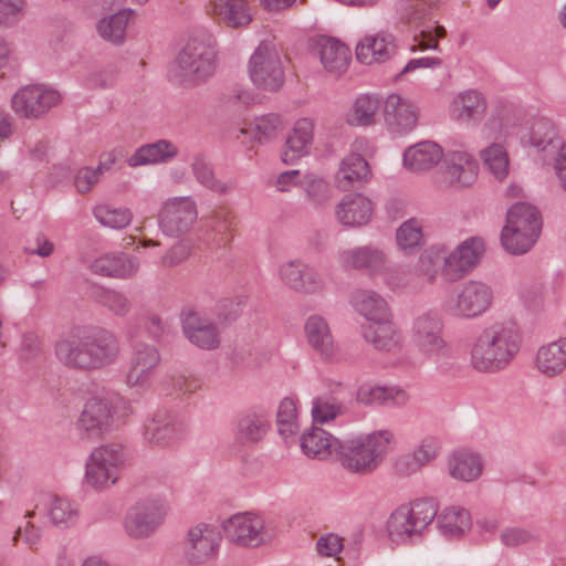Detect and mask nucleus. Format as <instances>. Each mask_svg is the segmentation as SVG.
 <instances>
[{
  "label": "nucleus",
  "mask_w": 566,
  "mask_h": 566,
  "mask_svg": "<svg viewBox=\"0 0 566 566\" xmlns=\"http://www.w3.org/2000/svg\"><path fill=\"white\" fill-rule=\"evenodd\" d=\"M55 355L65 367L82 371L99 370L120 356L117 336L102 327H75L55 344Z\"/></svg>",
  "instance_id": "obj_1"
},
{
  "label": "nucleus",
  "mask_w": 566,
  "mask_h": 566,
  "mask_svg": "<svg viewBox=\"0 0 566 566\" xmlns=\"http://www.w3.org/2000/svg\"><path fill=\"white\" fill-rule=\"evenodd\" d=\"M484 253L485 242L480 237L468 238L453 250L434 244L421 253L417 271L429 283H434L439 273L444 281L453 283L471 273Z\"/></svg>",
  "instance_id": "obj_2"
},
{
  "label": "nucleus",
  "mask_w": 566,
  "mask_h": 566,
  "mask_svg": "<svg viewBox=\"0 0 566 566\" xmlns=\"http://www.w3.org/2000/svg\"><path fill=\"white\" fill-rule=\"evenodd\" d=\"M521 336L512 323H494L473 340L470 364L479 373H497L505 369L520 352Z\"/></svg>",
  "instance_id": "obj_3"
},
{
  "label": "nucleus",
  "mask_w": 566,
  "mask_h": 566,
  "mask_svg": "<svg viewBox=\"0 0 566 566\" xmlns=\"http://www.w3.org/2000/svg\"><path fill=\"white\" fill-rule=\"evenodd\" d=\"M394 443L395 434L389 429L354 436L340 440L336 460L352 474L368 475L381 465Z\"/></svg>",
  "instance_id": "obj_4"
},
{
  "label": "nucleus",
  "mask_w": 566,
  "mask_h": 566,
  "mask_svg": "<svg viewBox=\"0 0 566 566\" xmlns=\"http://www.w3.org/2000/svg\"><path fill=\"white\" fill-rule=\"evenodd\" d=\"M133 413L130 402L116 392L96 395L86 400L78 430L88 439H101Z\"/></svg>",
  "instance_id": "obj_5"
},
{
  "label": "nucleus",
  "mask_w": 566,
  "mask_h": 566,
  "mask_svg": "<svg viewBox=\"0 0 566 566\" xmlns=\"http://www.w3.org/2000/svg\"><path fill=\"white\" fill-rule=\"evenodd\" d=\"M438 506L431 499L416 500L398 506L386 523L387 535L392 543L408 544L421 537L436 518Z\"/></svg>",
  "instance_id": "obj_6"
},
{
  "label": "nucleus",
  "mask_w": 566,
  "mask_h": 566,
  "mask_svg": "<svg viewBox=\"0 0 566 566\" xmlns=\"http://www.w3.org/2000/svg\"><path fill=\"white\" fill-rule=\"evenodd\" d=\"M127 452L120 443H106L95 448L86 462L85 481L96 491H105L119 480L127 463Z\"/></svg>",
  "instance_id": "obj_7"
},
{
  "label": "nucleus",
  "mask_w": 566,
  "mask_h": 566,
  "mask_svg": "<svg viewBox=\"0 0 566 566\" xmlns=\"http://www.w3.org/2000/svg\"><path fill=\"white\" fill-rule=\"evenodd\" d=\"M214 70V49L203 41L191 39L179 52L171 76L182 85L192 86L210 77Z\"/></svg>",
  "instance_id": "obj_8"
},
{
  "label": "nucleus",
  "mask_w": 566,
  "mask_h": 566,
  "mask_svg": "<svg viewBox=\"0 0 566 566\" xmlns=\"http://www.w3.org/2000/svg\"><path fill=\"white\" fill-rule=\"evenodd\" d=\"M249 76L253 85L262 91L275 92L284 83L281 56L271 41H262L249 61Z\"/></svg>",
  "instance_id": "obj_9"
},
{
  "label": "nucleus",
  "mask_w": 566,
  "mask_h": 566,
  "mask_svg": "<svg viewBox=\"0 0 566 566\" xmlns=\"http://www.w3.org/2000/svg\"><path fill=\"white\" fill-rule=\"evenodd\" d=\"M410 342L427 358H439L449 353L443 337V322L437 312L427 311L415 317Z\"/></svg>",
  "instance_id": "obj_10"
},
{
  "label": "nucleus",
  "mask_w": 566,
  "mask_h": 566,
  "mask_svg": "<svg viewBox=\"0 0 566 566\" xmlns=\"http://www.w3.org/2000/svg\"><path fill=\"white\" fill-rule=\"evenodd\" d=\"M168 511V504L161 499L140 500L126 513L124 530L132 538H148L163 525Z\"/></svg>",
  "instance_id": "obj_11"
},
{
  "label": "nucleus",
  "mask_w": 566,
  "mask_h": 566,
  "mask_svg": "<svg viewBox=\"0 0 566 566\" xmlns=\"http://www.w3.org/2000/svg\"><path fill=\"white\" fill-rule=\"evenodd\" d=\"M493 302L492 289L480 281L464 283L443 304V311L460 318H474L485 313Z\"/></svg>",
  "instance_id": "obj_12"
},
{
  "label": "nucleus",
  "mask_w": 566,
  "mask_h": 566,
  "mask_svg": "<svg viewBox=\"0 0 566 566\" xmlns=\"http://www.w3.org/2000/svg\"><path fill=\"white\" fill-rule=\"evenodd\" d=\"M530 144L538 150L552 153L547 164L552 167L559 187L566 192V140L559 143L549 120L538 119L531 128Z\"/></svg>",
  "instance_id": "obj_13"
},
{
  "label": "nucleus",
  "mask_w": 566,
  "mask_h": 566,
  "mask_svg": "<svg viewBox=\"0 0 566 566\" xmlns=\"http://www.w3.org/2000/svg\"><path fill=\"white\" fill-rule=\"evenodd\" d=\"M198 218L197 203L191 197H175L164 202L159 212V227L169 237L188 233Z\"/></svg>",
  "instance_id": "obj_14"
},
{
  "label": "nucleus",
  "mask_w": 566,
  "mask_h": 566,
  "mask_svg": "<svg viewBox=\"0 0 566 566\" xmlns=\"http://www.w3.org/2000/svg\"><path fill=\"white\" fill-rule=\"evenodd\" d=\"M160 361L161 357L156 346L136 344L125 373V384L129 388L149 389Z\"/></svg>",
  "instance_id": "obj_15"
},
{
  "label": "nucleus",
  "mask_w": 566,
  "mask_h": 566,
  "mask_svg": "<svg viewBox=\"0 0 566 566\" xmlns=\"http://www.w3.org/2000/svg\"><path fill=\"white\" fill-rule=\"evenodd\" d=\"M226 538L241 547H258L269 539L264 521L249 512L234 514L222 523Z\"/></svg>",
  "instance_id": "obj_16"
},
{
  "label": "nucleus",
  "mask_w": 566,
  "mask_h": 566,
  "mask_svg": "<svg viewBox=\"0 0 566 566\" xmlns=\"http://www.w3.org/2000/svg\"><path fill=\"white\" fill-rule=\"evenodd\" d=\"M61 96L57 91L43 85H27L11 98L14 113L25 118H39L57 105Z\"/></svg>",
  "instance_id": "obj_17"
},
{
  "label": "nucleus",
  "mask_w": 566,
  "mask_h": 566,
  "mask_svg": "<svg viewBox=\"0 0 566 566\" xmlns=\"http://www.w3.org/2000/svg\"><path fill=\"white\" fill-rule=\"evenodd\" d=\"M185 434V427L177 417L166 409H158L144 422L143 438L153 446H169Z\"/></svg>",
  "instance_id": "obj_18"
},
{
  "label": "nucleus",
  "mask_w": 566,
  "mask_h": 566,
  "mask_svg": "<svg viewBox=\"0 0 566 566\" xmlns=\"http://www.w3.org/2000/svg\"><path fill=\"white\" fill-rule=\"evenodd\" d=\"M220 532L216 526L200 523L192 526L187 534L185 547L190 564L200 565L213 559L220 545Z\"/></svg>",
  "instance_id": "obj_19"
},
{
  "label": "nucleus",
  "mask_w": 566,
  "mask_h": 566,
  "mask_svg": "<svg viewBox=\"0 0 566 566\" xmlns=\"http://www.w3.org/2000/svg\"><path fill=\"white\" fill-rule=\"evenodd\" d=\"M182 331L187 339L199 348L212 350L220 345L219 323L196 311L184 313Z\"/></svg>",
  "instance_id": "obj_20"
},
{
  "label": "nucleus",
  "mask_w": 566,
  "mask_h": 566,
  "mask_svg": "<svg viewBox=\"0 0 566 566\" xmlns=\"http://www.w3.org/2000/svg\"><path fill=\"white\" fill-rule=\"evenodd\" d=\"M338 262L345 269L365 271L369 275L384 273L387 269L386 253L371 244L339 251Z\"/></svg>",
  "instance_id": "obj_21"
},
{
  "label": "nucleus",
  "mask_w": 566,
  "mask_h": 566,
  "mask_svg": "<svg viewBox=\"0 0 566 566\" xmlns=\"http://www.w3.org/2000/svg\"><path fill=\"white\" fill-rule=\"evenodd\" d=\"M90 269L97 275L117 280H129L138 274L140 260L122 251L106 252L94 259Z\"/></svg>",
  "instance_id": "obj_22"
},
{
  "label": "nucleus",
  "mask_w": 566,
  "mask_h": 566,
  "mask_svg": "<svg viewBox=\"0 0 566 566\" xmlns=\"http://www.w3.org/2000/svg\"><path fill=\"white\" fill-rule=\"evenodd\" d=\"M304 336L308 346L323 360L332 361L337 358L339 348L326 318L317 314L308 316L304 324Z\"/></svg>",
  "instance_id": "obj_23"
},
{
  "label": "nucleus",
  "mask_w": 566,
  "mask_h": 566,
  "mask_svg": "<svg viewBox=\"0 0 566 566\" xmlns=\"http://www.w3.org/2000/svg\"><path fill=\"white\" fill-rule=\"evenodd\" d=\"M441 449L437 437H423L413 450L395 460V470L401 476L412 475L429 465L439 454Z\"/></svg>",
  "instance_id": "obj_24"
},
{
  "label": "nucleus",
  "mask_w": 566,
  "mask_h": 566,
  "mask_svg": "<svg viewBox=\"0 0 566 566\" xmlns=\"http://www.w3.org/2000/svg\"><path fill=\"white\" fill-rule=\"evenodd\" d=\"M479 166L467 153L453 151L446 156L442 170L443 181L453 188L470 187L478 177Z\"/></svg>",
  "instance_id": "obj_25"
},
{
  "label": "nucleus",
  "mask_w": 566,
  "mask_h": 566,
  "mask_svg": "<svg viewBox=\"0 0 566 566\" xmlns=\"http://www.w3.org/2000/svg\"><path fill=\"white\" fill-rule=\"evenodd\" d=\"M387 125L397 133L410 132L418 120V108L409 99L390 94L384 104Z\"/></svg>",
  "instance_id": "obj_26"
},
{
  "label": "nucleus",
  "mask_w": 566,
  "mask_h": 566,
  "mask_svg": "<svg viewBox=\"0 0 566 566\" xmlns=\"http://www.w3.org/2000/svg\"><path fill=\"white\" fill-rule=\"evenodd\" d=\"M363 337L379 352L398 353L402 348V338L392 323V315L364 326Z\"/></svg>",
  "instance_id": "obj_27"
},
{
  "label": "nucleus",
  "mask_w": 566,
  "mask_h": 566,
  "mask_svg": "<svg viewBox=\"0 0 566 566\" xmlns=\"http://www.w3.org/2000/svg\"><path fill=\"white\" fill-rule=\"evenodd\" d=\"M337 220L347 227H361L369 222L373 214L371 201L360 195L345 196L335 208Z\"/></svg>",
  "instance_id": "obj_28"
},
{
  "label": "nucleus",
  "mask_w": 566,
  "mask_h": 566,
  "mask_svg": "<svg viewBox=\"0 0 566 566\" xmlns=\"http://www.w3.org/2000/svg\"><path fill=\"white\" fill-rule=\"evenodd\" d=\"M315 50L327 72L340 75L347 70L350 62V51L344 43L333 38L322 36L316 41Z\"/></svg>",
  "instance_id": "obj_29"
},
{
  "label": "nucleus",
  "mask_w": 566,
  "mask_h": 566,
  "mask_svg": "<svg viewBox=\"0 0 566 566\" xmlns=\"http://www.w3.org/2000/svg\"><path fill=\"white\" fill-rule=\"evenodd\" d=\"M339 442L340 440L327 431L313 426L310 431L302 434L301 449L311 459L328 460L331 457H337Z\"/></svg>",
  "instance_id": "obj_30"
},
{
  "label": "nucleus",
  "mask_w": 566,
  "mask_h": 566,
  "mask_svg": "<svg viewBox=\"0 0 566 566\" xmlns=\"http://www.w3.org/2000/svg\"><path fill=\"white\" fill-rule=\"evenodd\" d=\"M535 366L546 377L563 374L566 369V337L541 346L536 353Z\"/></svg>",
  "instance_id": "obj_31"
},
{
  "label": "nucleus",
  "mask_w": 566,
  "mask_h": 566,
  "mask_svg": "<svg viewBox=\"0 0 566 566\" xmlns=\"http://www.w3.org/2000/svg\"><path fill=\"white\" fill-rule=\"evenodd\" d=\"M350 303L354 310L369 323L384 321L392 315L386 300L373 290L354 291Z\"/></svg>",
  "instance_id": "obj_32"
},
{
  "label": "nucleus",
  "mask_w": 566,
  "mask_h": 566,
  "mask_svg": "<svg viewBox=\"0 0 566 566\" xmlns=\"http://www.w3.org/2000/svg\"><path fill=\"white\" fill-rule=\"evenodd\" d=\"M395 48L394 38L390 34L368 35L357 44L356 57L367 65L385 62L394 54Z\"/></svg>",
  "instance_id": "obj_33"
},
{
  "label": "nucleus",
  "mask_w": 566,
  "mask_h": 566,
  "mask_svg": "<svg viewBox=\"0 0 566 566\" xmlns=\"http://www.w3.org/2000/svg\"><path fill=\"white\" fill-rule=\"evenodd\" d=\"M442 157L443 150L437 143L424 140L405 150L403 164L412 171H424L439 164Z\"/></svg>",
  "instance_id": "obj_34"
},
{
  "label": "nucleus",
  "mask_w": 566,
  "mask_h": 566,
  "mask_svg": "<svg viewBox=\"0 0 566 566\" xmlns=\"http://www.w3.org/2000/svg\"><path fill=\"white\" fill-rule=\"evenodd\" d=\"M314 123L310 118L298 119L286 138L285 149L282 153V160L292 164L307 154L313 142Z\"/></svg>",
  "instance_id": "obj_35"
},
{
  "label": "nucleus",
  "mask_w": 566,
  "mask_h": 566,
  "mask_svg": "<svg viewBox=\"0 0 566 566\" xmlns=\"http://www.w3.org/2000/svg\"><path fill=\"white\" fill-rule=\"evenodd\" d=\"M448 472L454 480L472 482L481 476L483 462L475 452L458 450L448 459Z\"/></svg>",
  "instance_id": "obj_36"
},
{
  "label": "nucleus",
  "mask_w": 566,
  "mask_h": 566,
  "mask_svg": "<svg viewBox=\"0 0 566 566\" xmlns=\"http://www.w3.org/2000/svg\"><path fill=\"white\" fill-rule=\"evenodd\" d=\"M178 155V148L167 139H159L155 143L146 144L136 149L128 158L129 167H139L146 165H156L167 163Z\"/></svg>",
  "instance_id": "obj_37"
},
{
  "label": "nucleus",
  "mask_w": 566,
  "mask_h": 566,
  "mask_svg": "<svg viewBox=\"0 0 566 566\" xmlns=\"http://www.w3.org/2000/svg\"><path fill=\"white\" fill-rule=\"evenodd\" d=\"M370 175L369 165L359 154L347 155L339 165L335 182L342 190H348L355 184L366 181Z\"/></svg>",
  "instance_id": "obj_38"
},
{
  "label": "nucleus",
  "mask_w": 566,
  "mask_h": 566,
  "mask_svg": "<svg viewBox=\"0 0 566 566\" xmlns=\"http://www.w3.org/2000/svg\"><path fill=\"white\" fill-rule=\"evenodd\" d=\"M210 7L213 13L231 28L245 27L252 21L247 0H210Z\"/></svg>",
  "instance_id": "obj_39"
},
{
  "label": "nucleus",
  "mask_w": 566,
  "mask_h": 566,
  "mask_svg": "<svg viewBox=\"0 0 566 566\" xmlns=\"http://www.w3.org/2000/svg\"><path fill=\"white\" fill-rule=\"evenodd\" d=\"M235 226L234 213L226 207L216 208L206 219L207 231L211 233L218 247H226L231 241V232Z\"/></svg>",
  "instance_id": "obj_40"
},
{
  "label": "nucleus",
  "mask_w": 566,
  "mask_h": 566,
  "mask_svg": "<svg viewBox=\"0 0 566 566\" xmlns=\"http://www.w3.org/2000/svg\"><path fill=\"white\" fill-rule=\"evenodd\" d=\"M486 104L481 93L469 90L460 93L451 103V115L460 120L480 118L485 111Z\"/></svg>",
  "instance_id": "obj_41"
},
{
  "label": "nucleus",
  "mask_w": 566,
  "mask_h": 566,
  "mask_svg": "<svg viewBox=\"0 0 566 566\" xmlns=\"http://www.w3.org/2000/svg\"><path fill=\"white\" fill-rule=\"evenodd\" d=\"M437 527L447 537H458L471 528L470 513L458 506H452L437 514Z\"/></svg>",
  "instance_id": "obj_42"
},
{
  "label": "nucleus",
  "mask_w": 566,
  "mask_h": 566,
  "mask_svg": "<svg viewBox=\"0 0 566 566\" xmlns=\"http://www.w3.org/2000/svg\"><path fill=\"white\" fill-rule=\"evenodd\" d=\"M132 11L128 9H119L113 14L101 18L96 23L98 35L113 44L119 45L124 42L126 28Z\"/></svg>",
  "instance_id": "obj_43"
},
{
  "label": "nucleus",
  "mask_w": 566,
  "mask_h": 566,
  "mask_svg": "<svg viewBox=\"0 0 566 566\" xmlns=\"http://www.w3.org/2000/svg\"><path fill=\"white\" fill-rule=\"evenodd\" d=\"M191 170L196 180L205 188L226 195L234 189V182L232 180L221 181L219 180L206 157L201 154H197L191 163Z\"/></svg>",
  "instance_id": "obj_44"
},
{
  "label": "nucleus",
  "mask_w": 566,
  "mask_h": 566,
  "mask_svg": "<svg viewBox=\"0 0 566 566\" xmlns=\"http://www.w3.org/2000/svg\"><path fill=\"white\" fill-rule=\"evenodd\" d=\"M301 189L306 201L315 208H323L331 201L329 184L314 172H306L302 176Z\"/></svg>",
  "instance_id": "obj_45"
},
{
  "label": "nucleus",
  "mask_w": 566,
  "mask_h": 566,
  "mask_svg": "<svg viewBox=\"0 0 566 566\" xmlns=\"http://www.w3.org/2000/svg\"><path fill=\"white\" fill-rule=\"evenodd\" d=\"M50 522L60 528H67L78 520L77 505L66 497L53 496L46 505Z\"/></svg>",
  "instance_id": "obj_46"
},
{
  "label": "nucleus",
  "mask_w": 566,
  "mask_h": 566,
  "mask_svg": "<svg viewBox=\"0 0 566 566\" xmlns=\"http://www.w3.org/2000/svg\"><path fill=\"white\" fill-rule=\"evenodd\" d=\"M506 224L541 233L542 220L538 210L526 202H516L507 211Z\"/></svg>",
  "instance_id": "obj_47"
},
{
  "label": "nucleus",
  "mask_w": 566,
  "mask_h": 566,
  "mask_svg": "<svg viewBox=\"0 0 566 566\" xmlns=\"http://www.w3.org/2000/svg\"><path fill=\"white\" fill-rule=\"evenodd\" d=\"M539 233L518 227L504 226L501 232L503 248L512 254L526 253L537 241Z\"/></svg>",
  "instance_id": "obj_48"
},
{
  "label": "nucleus",
  "mask_w": 566,
  "mask_h": 566,
  "mask_svg": "<svg viewBox=\"0 0 566 566\" xmlns=\"http://www.w3.org/2000/svg\"><path fill=\"white\" fill-rule=\"evenodd\" d=\"M118 69L108 63L91 67L83 76V85L87 90H111L118 82Z\"/></svg>",
  "instance_id": "obj_49"
},
{
  "label": "nucleus",
  "mask_w": 566,
  "mask_h": 566,
  "mask_svg": "<svg viewBox=\"0 0 566 566\" xmlns=\"http://www.w3.org/2000/svg\"><path fill=\"white\" fill-rule=\"evenodd\" d=\"M93 214L101 226L114 230L125 229L133 219V213L128 208L112 205L96 206Z\"/></svg>",
  "instance_id": "obj_50"
},
{
  "label": "nucleus",
  "mask_w": 566,
  "mask_h": 566,
  "mask_svg": "<svg viewBox=\"0 0 566 566\" xmlns=\"http://www.w3.org/2000/svg\"><path fill=\"white\" fill-rule=\"evenodd\" d=\"M380 101L373 95H360L356 98L348 115L350 125L367 126L374 123Z\"/></svg>",
  "instance_id": "obj_51"
},
{
  "label": "nucleus",
  "mask_w": 566,
  "mask_h": 566,
  "mask_svg": "<svg viewBox=\"0 0 566 566\" xmlns=\"http://www.w3.org/2000/svg\"><path fill=\"white\" fill-rule=\"evenodd\" d=\"M347 408L344 403L327 397H317L312 403V418L314 426L328 424L338 417L346 413Z\"/></svg>",
  "instance_id": "obj_52"
},
{
  "label": "nucleus",
  "mask_w": 566,
  "mask_h": 566,
  "mask_svg": "<svg viewBox=\"0 0 566 566\" xmlns=\"http://www.w3.org/2000/svg\"><path fill=\"white\" fill-rule=\"evenodd\" d=\"M276 423L279 433L289 439L298 431L296 400L290 397L284 398L277 408Z\"/></svg>",
  "instance_id": "obj_53"
},
{
  "label": "nucleus",
  "mask_w": 566,
  "mask_h": 566,
  "mask_svg": "<svg viewBox=\"0 0 566 566\" xmlns=\"http://www.w3.org/2000/svg\"><path fill=\"white\" fill-rule=\"evenodd\" d=\"M396 241L402 251L410 253L422 244V223L411 218L405 221L396 231Z\"/></svg>",
  "instance_id": "obj_54"
},
{
  "label": "nucleus",
  "mask_w": 566,
  "mask_h": 566,
  "mask_svg": "<svg viewBox=\"0 0 566 566\" xmlns=\"http://www.w3.org/2000/svg\"><path fill=\"white\" fill-rule=\"evenodd\" d=\"M269 429V421L262 413L251 412L240 418L238 434L244 441L255 442L262 439Z\"/></svg>",
  "instance_id": "obj_55"
},
{
  "label": "nucleus",
  "mask_w": 566,
  "mask_h": 566,
  "mask_svg": "<svg viewBox=\"0 0 566 566\" xmlns=\"http://www.w3.org/2000/svg\"><path fill=\"white\" fill-rule=\"evenodd\" d=\"M441 2L442 0H405L401 18L410 23L420 24L431 19Z\"/></svg>",
  "instance_id": "obj_56"
},
{
  "label": "nucleus",
  "mask_w": 566,
  "mask_h": 566,
  "mask_svg": "<svg viewBox=\"0 0 566 566\" xmlns=\"http://www.w3.org/2000/svg\"><path fill=\"white\" fill-rule=\"evenodd\" d=\"M115 160L114 154L108 153L106 158L102 160L95 169L88 167L78 169L75 176V187L77 191L81 193L88 192L93 186L98 182L101 175L108 170Z\"/></svg>",
  "instance_id": "obj_57"
},
{
  "label": "nucleus",
  "mask_w": 566,
  "mask_h": 566,
  "mask_svg": "<svg viewBox=\"0 0 566 566\" xmlns=\"http://www.w3.org/2000/svg\"><path fill=\"white\" fill-rule=\"evenodd\" d=\"M485 166L497 178L503 179L509 172V156L500 144H493L482 151Z\"/></svg>",
  "instance_id": "obj_58"
},
{
  "label": "nucleus",
  "mask_w": 566,
  "mask_h": 566,
  "mask_svg": "<svg viewBox=\"0 0 566 566\" xmlns=\"http://www.w3.org/2000/svg\"><path fill=\"white\" fill-rule=\"evenodd\" d=\"M283 128L282 118L276 114H265L254 119V138L262 143L276 136Z\"/></svg>",
  "instance_id": "obj_59"
},
{
  "label": "nucleus",
  "mask_w": 566,
  "mask_h": 566,
  "mask_svg": "<svg viewBox=\"0 0 566 566\" xmlns=\"http://www.w3.org/2000/svg\"><path fill=\"white\" fill-rule=\"evenodd\" d=\"M99 303L117 316H126L132 310L128 297L116 290H104L98 296Z\"/></svg>",
  "instance_id": "obj_60"
},
{
  "label": "nucleus",
  "mask_w": 566,
  "mask_h": 566,
  "mask_svg": "<svg viewBox=\"0 0 566 566\" xmlns=\"http://www.w3.org/2000/svg\"><path fill=\"white\" fill-rule=\"evenodd\" d=\"M305 268V263L295 260L290 261L280 266L279 274L280 279L283 282L284 285L289 286L290 289L296 291L298 283L301 281V276L303 273V270Z\"/></svg>",
  "instance_id": "obj_61"
},
{
  "label": "nucleus",
  "mask_w": 566,
  "mask_h": 566,
  "mask_svg": "<svg viewBox=\"0 0 566 566\" xmlns=\"http://www.w3.org/2000/svg\"><path fill=\"white\" fill-rule=\"evenodd\" d=\"M381 407L401 408L405 407L410 397L408 392L398 386H381Z\"/></svg>",
  "instance_id": "obj_62"
},
{
  "label": "nucleus",
  "mask_w": 566,
  "mask_h": 566,
  "mask_svg": "<svg viewBox=\"0 0 566 566\" xmlns=\"http://www.w3.org/2000/svg\"><path fill=\"white\" fill-rule=\"evenodd\" d=\"M501 543L506 547H517L533 541L534 536L521 527H506L500 533Z\"/></svg>",
  "instance_id": "obj_63"
},
{
  "label": "nucleus",
  "mask_w": 566,
  "mask_h": 566,
  "mask_svg": "<svg viewBox=\"0 0 566 566\" xmlns=\"http://www.w3.org/2000/svg\"><path fill=\"white\" fill-rule=\"evenodd\" d=\"M324 286L319 273L305 264L296 292L312 294L321 291Z\"/></svg>",
  "instance_id": "obj_64"
}]
</instances>
